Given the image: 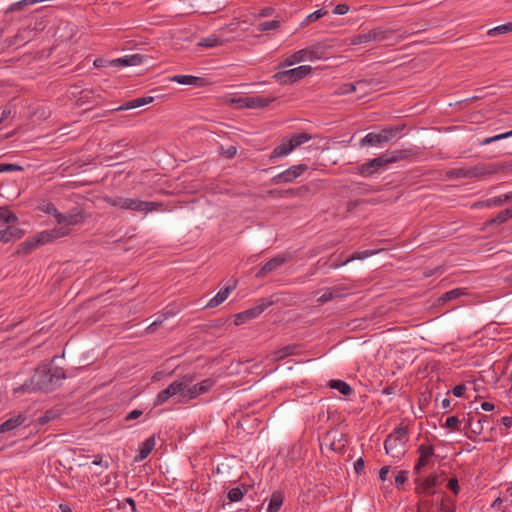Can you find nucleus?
<instances>
[{
	"mask_svg": "<svg viewBox=\"0 0 512 512\" xmlns=\"http://www.w3.org/2000/svg\"><path fill=\"white\" fill-rule=\"evenodd\" d=\"M308 166L306 164H297L289 167L283 172L272 177L271 181L273 184H288L293 182L295 179L300 177L306 170Z\"/></svg>",
	"mask_w": 512,
	"mask_h": 512,
	"instance_id": "obj_10",
	"label": "nucleus"
},
{
	"mask_svg": "<svg viewBox=\"0 0 512 512\" xmlns=\"http://www.w3.org/2000/svg\"><path fill=\"white\" fill-rule=\"evenodd\" d=\"M329 387L338 390L342 395L348 396L352 393V387L342 380H331Z\"/></svg>",
	"mask_w": 512,
	"mask_h": 512,
	"instance_id": "obj_35",
	"label": "nucleus"
},
{
	"mask_svg": "<svg viewBox=\"0 0 512 512\" xmlns=\"http://www.w3.org/2000/svg\"><path fill=\"white\" fill-rule=\"evenodd\" d=\"M70 230L66 227H55L51 230H44L38 232L32 237L27 238L23 241L17 250V253H23L25 255L32 252L39 246H43L53 241L69 235Z\"/></svg>",
	"mask_w": 512,
	"mask_h": 512,
	"instance_id": "obj_2",
	"label": "nucleus"
},
{
	"mask_svg": "<svg viewBox=\"0 0 512 512\" xmlns=\"http://www.w3.org/2000/svg\"><path fill=\"white\" fill-rule=\"evenodd\" d=\"M365 462L362 458H359L354 463V470L357 474H361L364 471Z\"/></svg>",
	"mask_w": 512,
	"mask_h": 512,
	"instance_id": "obj_61",
	"label": "nucleus"
},
{
	"mask_svg": "<svg viewBox=\"0 0 512 512\" xmlns=\"http://www.w3.org/2000/svg\"><path fill=\"white\" fill-rule=\"evenodd\" d=\"M284 497L280 492H274L269 500L267 512H278L283 504Z\"/></svg>",
	"mask_w": 512,
	"mask_h": 512,
	"instance_id": "obj_32",
	"label": "nucleus"
},
{
	"mask_svg": "<svg viewBox=\"0 0 512 512\" xmlns=\"http://www.w3.org/2000/svg\"><path fill=\"white\" fill-rule=\"evenodd\" d=\"M408 472L399 471L395 476V484L398 488H400L407 480Z\"/></svg>",
	"mask_w": 512,
	"mask_h": 512,
	"instance_id": "obj_55",
	"label": "nucleus"
},
{
	"mask_svg": "<svg viewBox=\"0 0 512 512\" xmlns=\"http://www.w3.org/2000/svg\"><path fill=\"white\" fill-rule=\"evenodd\" d=\"M183 387L179 383V379L173 381L167 386V388L160 391L154 401L155 406H160L166 403L169 399H173L174 403H177V398H180V392H183Z\"/></svg>",
	"mask_w": 512,
	"mask_h": 512,
	"instance_id": "obj_13",
	"label": "nucleus"
},
{
	"mask_svg": "<svg viewBox=\"0 0 512 512\" xmlns=\"http://www.w3.org/2000/svg\"><path fill=\"white\" fill-rule=\"evenodd\" d=\"M461 421L457 416H450L446 419L444 427L449 428L454 431L460 430Z\"/></svg>",
	"mask_w": 512,
	"mask_h": 512,
	"instance_id": "obj_50",
	"label": "nucleus"
},
{
	"mask_svg": "<svg viewBox=\"0 0 512 512\" xmlns=\"http://www.w3.org/2000/svg\"><path fill=\"white\" fill-rule=\"evenodd\" d=\"M375 252L374 251H371V250H364V251H361V252H355L353 253L350 257H348L345 261L341 262V263H334L331 265L332 268L336 269L342 265H346L347 263L353 261V260H363L367 257H370L372 255H374Z\"/></svg>",
	"mask_w": 512,
	"mask_h": 512,
	"instance_id": "obj_30",
	"label": "nucleus"
},
{
	"mask_svg": "<svg viewBox=\"0 0 512 512\" xmlns=\"http://www.w3.org/2000/svg\"><path fill=\"white\" fill-rule=\"evenodd\" d=\"M153 101H154V97H152V96L138 97V98L132 99L130 101H127L123 105H121V106H119L117 108H114V109H112L110 111L112 112V111L130 110V109H134V108H138V107L150 104Z\"/></svg>",
	"mask_w": 512,
	"mask_h": 512,
	"instance_id": "obj_21",
	"label": "nucleus"
},
{
	"mask_svg": "<svg viewBox=\"0 0 512 512\" xmlns=\"http://www.w3.org/2000/svg\"><path fill=\"white\" fill-rule=\"evenodd\" d=\"M34 30L35 29H31V28H25V29L19 30L18 33L8 41V46L9 47L13 46V45L21 46V45H24V44L30 42L35 35Z\"/></svg>",
	"mask_w": 512,
	"mask_h": 512,
	"instance_id": "obj_20",
	"label": "nucleus"
},
{
	"mask_svg": "<svg viewBox=\"0 0 512 512\" xmlns=\"http://www.w3.org/2000/svg\"><path fill=\"white\" fill-rule=\"evenodd\" d=\"M155 436H151L149 438H147L141 445H140V448H139V453L138 455L135 457V461L136 462H140V461H143L144 459H146L148 457V455L152 452V450L154 449L155 447Z\"/></svg>",
	"mask_w": 512,
	"mask_h": 512,
	"instance_id": "obj_25",
	"label": "nucleus"
},
{
	"mask_svg": "<svg viewBox=\"0 0 512 512\" xmlns=\"http://www.w3.org/2000/svg\"><path fill=\"white\" fill-rule=\"evenodd\" d=\"M383 143L384 142L382 141L379 133L370 132L364 138L361 139L360 146H379Z\"/></svg>",
	"mask_w": 512,
	"mask_h": 512,
	"instance_id": "obj_36",
	"label": "nucleus"
},
{
	"mask_svg": "<svg viewBox=\"0 0 512 512\" xmlns=\"http://www.w3.org/2000/svg\"><path fill=\"white\" fill-rule=\"evenodd\" d=\"M237 153V148L235 146H229L228 148L221 147V155L225 156L228 159L233 158Z\"/></svg>",
	"mask_w": 512,
	"mask_h": 512,
	"instance_id": "obj_56",
	"label": "nucleus"
},
{
	"mask_svg": "<svg viewBox=\"0 0 512 512\" xmlns=\"http://www.w3.org/2000/svg\"><path fill=\"white\" fill-rule=\"evenodd\" d=\"M408 440L407 427L400 426L395 428L384 442L386 454L391 455L393 458L400 459L405 454V445Z\"/></svg>",
	"mask_w": 512,
	"mask_h": 512,
	"instance_id": "obj_5",
	"label": "nucleus"
},
{
	"mask_svg": "<svg viewBox=\"0 0 512 512\" xmlns=\"http://www.w3.org/2000/svg\"><path fill=\"white\" fill-rule=\"evenodd\" d=\"M315 58V52L308 49H301L289 57H287L283 63L284 66H291L295 63L302 62L304 60H312Z\"/></svg>",
	"mask_w": 512,
	"mask_h": 512,
	"instance_id": "obj_19",
	"label": "nucleus"
},
{
	"mask_svg": "<svg viewBox=\"0 0 512 512\" xmlns=\"http://www.w3.org/2000/svg\"><path fill=\"white\" fill-rule=\"evenodd\" d=\"M65 377L66 375L63 368L43 364L35 370L29 382L25 381L18 387H12V390L14 393L49 392L58 387Z\"/></svg>",
	"mask_w": 512,
	"mask_h": 512,
	"instance_id": "obj_1",
	"label": "nucleus"
},
{
	"mask_svg": "<svg viewBox=\"0 0 512 512\" xmlns=\"http://www.w3.org/2000/svg\"><path fill=\"white\" fill-rule=\"evenodd\" d=\"M23 171L24 168L21 165L2 162V173L18 172L19 174H22Z\"/></svg>",
	"mask_w": 512,
	"mask_h": 512,
	"instance_id": "obj_51",
	"label": "nucleus"
},
{
	"mask_svg": "<svg viewBox=\"0 0 512 512\" xmlns=\"http://www.w3.org/2000/svg\"><path fill=\"white\" fill-rule=\"evenodd\" d=\"M512 218V207L500 211L494 218L486 222L487 226L500 225Z\"/></svg>",
	"mask_w": 512,
	"mask_h": 512,
	"instance_id": "obj_29",
	"label": "nucleus"
},
{
	"mask_svg": "<svg viewBox=\"0 0 512 512\" xmlns=\"http://www.w3.org/2000/svg\"><path fill=\"white\" fill-rule=\"evenodd\" d=\"M222 44H223V41L214 34L201 39L200 42L198 43L199 46L205 47V48H213V47L220 46Z\"/></svg>",
	"mask_w": 512,
	"mask_h": 512,
	"instance_id": "obj_38",
	"label": "nucleus"
},
{
	"mask_svg": "<svg viewBox=\"0 0 512 512\" xmlns=\"http://www.w3.org/2000/svg\"><path fill=\"white\" fill-rule=\"evenodd\" d=\"M509 137H512V130H510L508 132H505V133H501V134L492 136V137H487V138L483 139L480 142V144L481 145H488V144H490L492 142L499 141V140H502V139H506V138H509Z\"/></svg>",
	"mask_w": 512,
	"mask_h": 512,
	"instance_id": "obj_47",
	"label": "nucleus"
},
{
	"mask_svg": "<svg viewBox=\"0 0 512 512\" xmlns=\"http://www.w3.org/2000/svg\"><path fill=\"white\" fill-rule=\"evenodd\" d=\"M413 155L414 152L412 149L394 150L383 154L384 158H386L387 160V164L396 163L401 160H407L411 158Z\"/></svg>",
	"mask_w": 512,
	"mask_h": 512,
	"instance_id": "obj_22",
	"label": "nucleus"
},
{
	"mask_svg": "<svg viewBox=\"0 0 512 512\" xmlns=\"http://www.w3.org/2000/svg\"><path fill=\"white\" fill-rule=\"evenodd\" d=\"M103 201L110 206L119 209L130 210L133 212L148 213L161 209L163 207V204L161 202L143 201L139 199L126 198L122 196H104Z\"/></svg>",
	"mask_w": 512,
	"mask_h": 512,
	"instance_id": "obj_3",
	"label": "nucleus"
},
{
	"mask_svg": "<svg viewBox=\"0 0 512 512\" xmlns=\"http://www.w3.org/2000/svg\"><path fill=\"white\" fill-rule=\"evenodd\" d=\"M418 453L419 458L414 467V471L415 473L420 474L423 468L433 464L434 447L431 444H421L418 447Z\"/></svg>",
	"mask_w": 512,
	"mask_h": 512,
	"instance_id": "obj_15",
	"label": "nucleus"
},
{
	"mask_svg": "<svg viewBox=\"0 0 512 512\" xmlns=\"http://www.w3.org/2000/svg\"><path fill=\"white\" fill-rule=\"evenodd\" d=\"M2 242H9L20 239L25 230L21 228L18 217L8 207L2 206Z\"/></svg>",
	"mask_w": 512,
	"mask_h": 512,
	"instance_id": "obj_6",
	"label": "nucleus"
},
{
	"mask_svg": "<svg viewBox=\"0 0 512 512\" xmlns=\"http://www.w3.org/2000/svg\"><path fill=\"white\" fill-rule=\"evenodd\" d=\"M343 288L340 287H332L328 288L319 298V303H326L328 301H331L335 298H339L342 296Z\"/></svg>",
	"mask_w": 512,
	"mask_h": 512,
	"instance_id": "obj_31",
	"label": "nucleus"
},
{
	"mask_svg": "<svg viewBox=\"0 0 512 512\" xmlns=\"http://www.w3.org/2000/svg\"><path fill=\"white\" fill-rule=\"evenodd\" d=\"M500 421L504 425L506 430H508L512 427V417L504 416L501 418Z\"/></svg>",
	"mask_w": 512,
	"mask_h": 512,
	"instance_id": "obj_64",
	"label": "nucleus"
},
{
	"mask_svg": "<svg viewBox=\"0 0 512 512\" xmlns=\"http://www.w3.org/2000/svg\"><path fill=\"white\" fill-rule=\"evenodd\" d=\"M15 115H16V111L15 110H12L11 108H4L2 110V122H4L9 117L14 118Z\"/></svg>",
	"mask_w": 512,
	"mask_h": 512,
	"instance_id": "obj_63",
	"label": "nucleus"
},
{
	"mask_svg": "<svg viewBox=\"0 0 512 512\" xmlns=\"http://www.w3.org/2000/svg\"><path fill=\"white\" fill-rule=\"evenodd\" d=\"M464 294L463 290L461 288H455L450 291L445 292L440 298L439 301L445 303L451 300H454L456 298H459Z\"/></svg>",
	"mask_w": 512,
	"mask_h": 512,
	"instance_id": "obj_42",
	"label": "nucleus"
},
{
	"mask_svg": "<svg viewBox=\"0 0 512 512\" xmlns=\"http://www.w3.org/2000/svg\"><path fill=\"white\" fill-rule=\"evenodd\" d=\"M38 210H40L46 214L52 215L56 220H57V215L61 214L58 211V209L56 208V206L51 202H45V201L42 202L41 204L38 205Z\"/></svg>",
	"mask_w": 512,
	"mask_h": 512,
	"instance_id": "obj_39",
	"label": "nucleus"
},
{
	"mask_svg": "<svg viewBox=\"0 0 512 512\" xmlns=\"http://www.w3.org/2000/svg\"><path fill=\"white\" fill-rule=\"evenodd\" d=\"M144 57L140 54L126 55L124 57L112 60L113 66H136L143 62Z\"/></svg>",
	"mask_w": 512,
	"mask_h": 512,
	"instance_id": "obj_23",
	"label": "nucleus"
},
{
	"mask_svg": "<svg viewBox=\"0 0 512 512\" xmlns=\"http://www.w3.org/2000/svg\"><path fill=\"white\" fill-rule=\"evenodd\" d=\"M370 31L372 40L377 42L388 40L394 32L392 29H383L381 27L373 28Z\"/></svg>",
	"mask_w": 512,
	"mask_h": 512,
	"instance_id": "obj_33",
	"label": "nucleus"
},
{
	"mask_svg": "<svg viewBox=\"0 0 512 512\" xmlns=\"http://www.w3.org/2000/svg\"><path fill=\"white\" fill-rule=\"evenodd\" d=\"M244 496V492L239 487H234L230 489L227 493V498L231 502H237L240 501Z\"/></svg>",
	"mask_w": 512,
	"mask_h": 512,
	"instance_id": "obj_48",
	"label": "nucleus"
},
{
	"mask_svg": "<svg viewBox=\"0 0 512 512\" xmlns=\"http://www.w3.org/2000/svg\"><path fill=\"white\" fill-rule=\"evenodd\" d=\"M281 26V22L279 20H271V21H265L261 22L257 26V30L259 32H267L270 30H276Z\"/></svg>",
	"mask_w": 512,
	"mask_h": 512,
	"instance_id": "obj_41",
	"label": "nucleus"
},
{
	"mask_svg": "<svg viewBox=\"0 0 512 512\" xmlns=\"http://www.w3.org/2000/svg\"><path fill=\"white\" fill-rule=\"evenodd\" d=\"M442 480L440 475L431 474L425 478H415V492L419 495H433L435 494V488L441 485Z\"/></svg>",
	"mask_w": 512,
	"mask_h": 512,
	"instance_id": "obj_9",
	"label": "nucleus"
},
{
	"mask_svg": "<svg viewBox=\"0 0 512 512\" xmlns=\"http://www.w3.org/2000/svg\"><path fill=\"white\" fill-rule=\"evenodd\" d=\"M508 32H512V22H509V23H506V24H503V25H499L493 29H490L488 31V35L489 36H496L498 34H505V33H508Z\"/></svg>",
	"mask_w": 512,
	"mask_h": 512,
	"instance_id": "obj_45",
	"label": "nucleus"
},
{
	"mask_svg": "<svg viewBox=\"0 0 512 512\" xmlns=\"http://www.w3.org/2000/svg\"><path fill=\"white\" fill-rule=\"evenodd\" d=\"M56 417L55 413L53 411H46L44 415H42L41 417H39L38 421H39V424L41 425H45L47 424L49 421H51L52 419H54Z\"/></svg>",
	"mask_w": 512,
	"mask_h": 512,
	"instance_id": "obj_57",
	"label": "nucleus"
},
{
	"mask_svg": "<svg viewBox=\"0 0 512 512\" xmlns=\"http://www.w3.org/2000/svg\"><path fill=\"white\" fill-rule=\"evenodd\" d=\"M171 81L177 82L182 85L199 86L203 84L204 79L192 75H175L171 78Z\"/></svg>",
	"mask_w": 512,
	"mask_h": 512,
	"instance_id": "obj_28",
	"label": "nucleus"
},
{
	"mask_svg": "<svg viewBox=\"0 0 512 512\" xmlns=\"http://www.w3.org/2000/svg\"><path fill=\"white\" fill-rule=\"evenodd\" d=\"M273 101H275L274 97L249 96L248 108H251V109L264 108V107H267Z\"/></svg>",
	"mask_w": 512,
	"mask_h": 512,
	"instance_id": "obj_27",
	"label": "nucleus"
},
{
	"mask_svg": "<svg viewBox=\"0 0 512 512\" xmlns=\"http://www.w3.org/2000/svg\"><path fill=\"white\" fill-rule=\"evenodd\" d=\"M349 11V6L347 4L341 3L334 7L333 13L335 15H344Z\"/></svg>",
	"mask_w": 512,
	"mask_h": 512,
	"instance_id": "obj_58",
	"label": "nucleus"
},
{
	"mask_svg": "<svg viewBox=\"0 0 512 512\" xmlns=\"http://www.w3.org/2000/svg\"><path fill=\"white\" fill-rule=\"evenodd\" d=\"M490 417L487 415H481L477 421H474L470 428V431L475 435H480L483 432L482 420H488Z\"/></svg>",
	"mask_w": 512,
	"mask_h": 512,
	"instance_id": "obj_49",
	"label": "nucleus"
},
{
	"mask_svg": "<svg viewBox=\"0 0 512 512\" xmlns=\"http://www.w3.org/2000/svg\"><path fill=\"white\" fill-rule=\"evenodd\" d=\"M309 191L308 186L303 185L298 188H289L283 190V197H295V196H304Z\"/></svg>",
	"mask_w": 512,
	"mask_h": 512,
	"instance_id": "obj_40",
	"label": "nucleus"
},
{
	"mask_svg": "<svg viewBox=\"0 0 512 512\" xmlns=\"http://www.w3.org/2000/svg\"><path fill=\"white\" fill-rule=\"evenodd\" d=\"M301 352V345L299 344H290L284 346L278 350L273 352V360L278 362L289 356L299 355Z\"/></svg>",
	"mask_w": 512,
	"mask_h": 512,
	"instance_id": "obj_18",
	"label": "nucleus"
},
{
	"mask_svg": "<svg viewBox=\"0 0 512 512\" xmlns=\"http://www.w3.org/2000/svg\"><path fill=\"white\" fill-rule=\"evenodd\" d=\"M27 417L23 414H18L5 422H2V433L14 430L20 426H26Z\"/></svg>",
	"mask_w": 512,
	"mask_h": 512,
	"instance_id": "obj_24",
	"label": "nucleus"
},
{
	"mask_svg": "<svg viewBox=\"0 0 512 512\" xmlns=\"http://www.w3.org/2000/svg\"><path fill=\"white\" fill-rule=\"evenodd\" d=\"M230 102L234 104L237 108H248L249 96L232 98Z\"/></svg>",
	"mask_w": 512,
	"mask_h": 512,
	"instance_id": "obj_53",
	"label": "nucleus"
},
{
	"mask_svg": "<svg viewBox=\"0 0 512 512\" xmlns=\"http://www.w3.org/2000/svg\"><path fill=\"white\" fill-rule=\"evenodd\" d=\"M292 259V255L290 253H286L283 255H277L267 261L256 273L257 278H263L269 273L275 271L283 264L287 263Z\"/></svg>",
	"mask_w": 512,
	"mask_h": 512,
	"instance_id": "obj_14",
	"label": "nucleus"
},
{
	"mask_svg": "<svg viewBox=\"0 0 512 512\" xmlns=\"http://www.w3.org/2000/svg\"><path fill=\"white\" fill-rule=\"evenodd\" d=\"M465 391H466V386L464 384L456 385L452 389V393L456 397H462L464 395Z\"/></svg>",
	"mask_w": 512,
	"mask_h": 512,
	"instance_id": "obj_60",
	"label": "nucleus"
},
{
	"mask_svg": "<svg viewBox=\"0 0 512 512\" xmlns=\"http://www.w3.org/2000/svg\"><path fill=\"white\" fill-rule=\"evenodd\" d=\"M326 14H327V11H325L323 9L316 10V11H314L313 13H311V14H309L307 16L306 22L307 23L314 22V21L318 20L319 18L323 17Z\"/></svg>",
	"mask_w": 512,
	"mask_h": 512,
	"instance_id": "obj_54",
	"label": "nucleus"
},
{
	"mask_svg": "<svg viewBox=\"0 0 512 512\" xmlns=\"http://www.w3.org/2000/svg\"><path fill=\"white\" fill-rule=\"evenodd\" d=\"M402 130L399 126H391L384 128L379 134L384 143L389 142L393 137H395Z\"/></svg>",
	"mask_w": 512,
	"mask_h": 512,
	"instance_id": "obj_37",
	"label": "nucleus"
},
{
	"mask_svg": "<svg viewBox=\"0 0 512 512\" xmlns=\"http://www.w3.org/2000/svg\"><path fill=\"white\" fill-rule=\"evenodd\" d=\"M194 376L187 374L179 379V383L183 387V392H180V398H177V403H188L190 400L197 398L199 395L197 387L192 384Z\"/></svg>",
	"mask_w": 512,
	"mask_h": 512,
	"instance_id": "obj_11",
	"label": "nucleus"
},
{
	"mask_svg": "<svg viewBox=\"0 0 512 512\" xmlns=\"http://www.w3.org/2000/svg\"><path fill=\"white\" fill-rule=\"evenodd\" d=\"M501 170V167L497 164H482L479 163L472 167H461V168H453L446 171L445 176L449 179H459V178H485L491 175L498 173Z\"/></svg>",
	"mask_w": 512,
	"mask_h": 512,
	"instance_id": "obj_4",
	"label": "nucleus"
},
{
	"mask_svg": "<svg viewBox=\"0 0 512 512\" xmlns=\"http://www.w3.org/2000/svg\"><path fill=\"white\" fill-rule=\"evenodd\" d=\"M236 288V283L231 286H227L224 289L220 290L210 301L207 303L206 307L215 308L222 304L230 294L232 290Z\"/></svg>",
	"mask_w": 512,
	"mask_h": 512,
	"instance_id": "obj_26",
	"label": "nucleus"
},
{
	"mask_svg": "<svg viewBox=\"0 0 512 512\" xmlns=\"http://www.w3.org/2000/svg\"><path fill=\"white\" fill-rule=\"evenodd\" d=\"M312 71L311 66L302 65L293 69L279 71L273 77L280 84H292L300 79H303L305 76L309 75Z\"/></svg>",
	"mask_w": 512,
	"mask_h": 512,
	"instance_id": "obj_8",
	"label": "nucleus"
},
{
	"mask_svg": "<svg viewBox=\"0 0 512 512\" xmlns=\"http://www.w3.org/2000/svg\"><path fill=\"white\" fill-rule=\"evenodd\" d=\"M272 304L273 301L261 299L256 306L236 314L235 324L241 325L244 324L246 321L257 318L261 313L265 311V309H267Z\"/></svg>",
	"mask_w": 512,
	"mask_h": 512,
	"instance_id": "obj_12",
	"label": "nucleus"
},
{
	"mask_svg": "<svg viewBox=\"0 0 512 512\" xmlns=\"http://www.w3.org/2000/svg\"><path fill=\"white\" fill-rule=\"evenodd\" d=\"M507 200H504V194L485 200L486 207H499Z\"/></svg>",
	"mask_w": 512,
	"mask_h": 512,
	"instance_id": "obj_52",
	"label": "nucleus"
},
{
	"mask_svg": "<svg viewBox=\"0 0 512 512\" xmlns=\"http://www.w3.org/2000/svg\"><path fill=\"white\" fill-rule=\"evenodd\" d=\"M311 138L310 134L302 132L291 136L289 139H283L271 152L270 160L288 155L296 147L306 143Z\"/></svg>",
	"mask_w": 512,
	"mask_h": 512,
	"instance_id": "obj_7",
	"label": "nucleus"
},
{
	"mask_svg": "<svg viewBox=\"0 0 512 512\" xmlns=\"http://www.w3.org/2000/svg\"><path fill=\"white\" fill-rule=\"evenodd\" d=\"M142 413L143 412L138 409L132 410L130 413L127 414V416L125 417V420L126 421L135 420V419L139 418L142 415Z\"/></svg>",
	"mask_w": 512,
	"mask_h": 512,
	"instance_id": "obj_62",
	"label": "nucleus"
},
{
	"mask_svg": "<svg viewBox=\"0 0 512 512\" xmlns=\"http://www.w3.org/2000/svg\"><path fill=\"white\" fill-rule=\"evenodd\" d=\"M215 384V380L212 378H206L201 382L195 384L199 395L207 393Z\"/></svg>",
	"mask_w": 512,
	"mask_h": 512,
	"instance_id": "obj_43",
	"label": "nucleus"
},
{
	"mask_svg": "<svg viewBox=\"0 0 512 512\" xmlns=\"http://www.w3.org/2000/svg\"><path fill=\"white\" fill-rule=\"evenodd\" d=\"M357 91L355 83H344L335 91L336 95H346Z\"/></svg>",
	"mask_w": 512,
	"mask_h": 512,
	"instance_id": "obj_46",
	"label": "nucleus"
},
{
	"mask_svg": "<svg viewBox=\"0 0 512 512\" xmlns=\"http://www.w3.org/2000/svg\"><path fill=\"white\" fill-rule=\"evenodd\" d=\"M355 84L357 86V91H361L363 95H366L369 92L368 89H375L379 83L374 79H360L356 81Z\"/></svg>",
	"mask_w": 512,
	"mask_h": 512,
	"instance_id": "obj_34",
	"label": "nucleus"
},
{
	"mask_svg": "<svg viewBox=\"0 0 512 512\" xmlns=\"http://www.w3.org/2000/svg\"><path fill=\"white\" fill-rule=\"evenodd\" d=\"M371 41H373L372 34H371V31L369 30L367 33H362V34L356 35L355 37L351 38L350 44L351 45H359V44L368 43Z\"/></svg>",
	"mask_w": 512,
	"mask_h": 512,
	"instance_id": "obj_44",
	"label": "nucleus"
},
{
	"mask_svg": "<svg viewBox=\"0 0 512 512\" xmlns=\"http://www.w3.org/2000/svg\"><path fill=\"white\" fill-rule=\"evenodd\" d=\"M448 488L457 495L459 493V484L457 478H451L447 484Z\"/></svg>",
	"mask_w": 512,
	"mask_h": 512,
	"instance_id": "obj_59",
	"label": "nucleus"
},
{
	"mask_svg": "<svg viewBox=\"0 0 512 512\" xmlns=\"http://www.w3.org/2000/svg\"><path fill=\"white\" fill-rule=\"evenodd\" d=\"M387 165V160L386 158H384L382 154L359 166L358 172L360 175L368 177L372 176L373 174L378 172L380 169L386 167Z\"/></svg>",
	"mask_w": 512,
	"mask_h": 512,
	"instance_id": "obj_17",
	"label": "nucleus"
},
{
	"mask_svg": "<svg viewBox=\"0 0 512 512\" xmlns=\"http://www.w3.org/2000/svg\"><path fill=\"white\" fill-rule=\"evenodd\" d=\"M85 212L83 209L75 207L68 211L67 214L57 215V223L65 224L67 226L78 225L85 220Z\"/></svg>",
	"mask_w": 512,
	"mask_h": 512,
	"instance_id": "obj_16",
	"label": "nucleus"
}]
</instances>
